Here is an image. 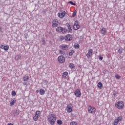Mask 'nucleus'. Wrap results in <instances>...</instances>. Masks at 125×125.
Masks as SVG:
<instances>
[{"instance_id":"obj_8","label":"nucleus","mask_w":125,"mask_h":125,"mask_svg":"<svg viewBox=\"0 0 125 125\" xmlns=\"http://www.w3.org/2000/svg\"><path fill=\"white\" fill-rule=\"evenodd\" d=\"M73 107L74 106H73V105H72L71 104H67L66 106V111L67 113H72L73 111Z\"/></svg>"},{"instance_id":"obj_27","label":"nucleus","mask_w":125,"mask_h":125,"mask_svg":"<svg viewBox=\"0 0 125 125\" xmlns=\"http://www.w3.org/2000/svg\"><path fill=\"white\" fill-rule=\"evenodd\" d=\"M59 53L60 54H62V55H64V54H65V51H64L62 50H59Z\"/></svg>"},{"instance_id":"obj_33","label":"nucleus","mask_w":125,"mask_h":125,"mask_svg":"<svg viewBox=\"0 0 125 125\" xmlns=\"http://www.w3.org/2000/svg\"><path fill=\"white\" fill-rule=\"evenodd\" d=\"M76 15H77V11H74L73 14H72V17H75V16H76Z\"/></svg>"},{"instance_id":"obj_35","label":"nucleus","mask_w":125,"mask_h":125,"mask_svg":"<svg viewBox=\"0 0 125 125\" xmlns=\"http://www.w3.org/2000/svg\"><path fill=\"white\" fill-rule=\"evenodd\" d=\"M69 3H70V4H72V5H76V4L73 2V1H70L69 2Z\"/></svg>"},{"instance_id":"obj_11","label":"nucleus","mask_w":125,"mask_h":125,"mask_svg":"<svg viewBox=\"0 0 125 125\" xmlns=\"http://www.w3.org/2000/svg\"><path fill=\"white\" fill-rule=\"evenodd\" d=\"M80 27L81 26H80V24H79V21H75L74 22V24L73 25L74 30H79Z\"/></svg>"},{"instance_id":"obj_28","label":"nucleus","mask_w":125,"mask_h":125,"mask_svg":"<svg viewBox=\"0 0 125 125\" xmlns=\"http://www.w3.org/2000/svg\"><path fill=\"white\" fill-rule=\"evenodd\" d=\"M70 125H78V123L75 121H73L70 123Z\"/></svg>"},{"instance_id":"obj_13","label":"nucleus","mask_w":125,"mask_h":125,"mask_svg":"<svg viewBox=\"0 0 125 125\" xmlns=\"http://www.w3.org/2000/svg\"><path fill=\"white\" fill-rule=\"evenodd\" d=\"M65 15L66 12L65 11H63L62 12L58 13V17H59V18H61V19L64 18V17L65 16Z\"/></svg>"},{"instance_id":"obj_12","label":"nucleus","mask_w":125,"mask_h":125,"mask_svg":"<svg viewBox=\"0 0 125 125\" xmlns=\"http://www.w3.org/2000/svg\"><path fill=\"white\" fill-rule=\"evenodd\" d=\"M64 40L67 42H70V41H72L73 40V37L71 34H67L64 37Z\"/></svg>"},{"instance_id":"obj_38","label":"nucleus","mask_w":125,"mask_h":125,"mask_svg":"<svg viewBox=\"0 0 125 125\" xmlns=\"http://www.w3.org/2000/svg\"><path fill=\"white\" fill-rule=\"evenodd\" d=\"M118 53H122V52H123L122 51H121V49H119V50H118Z\"/></svg>"},{"instance_id":"obj_39","label":"nucleus","mask_w":125,"mask_h":125,"mask_svg":"<svg viewBox=\"0 0 125 125\" xmlns=\"http://www.w3.org/2000/svg\"><path fill=\"white\" fill-rule=\"evenodd\" d=\"M99 59H100V60H103V57H100V58H99Z\"/></svg>"},{"instance_id":"obj_3","label":"nucleus","mask_w":125,"mask_h":125,"mask_svg":"<svg viewBox=\"0 0 125 125\" xmlns=\"http://www.w3.org/2000/svg\"><path fill=\"white\" fill-rule=\"evenodd\" d=\"M56 31L57 32V33H62V34H66V33H67V29L66 28H63L61 26H59L56 28Z\"/></svg>"},{"instance_id":"obj_19","label":"nucleus","mask_w":125,"mask_h":125,"mask_svg":"<svg viewBox=\"0 0 125 125\" xmlns=\"http://www.w3.org/2000/svg\"><path fill=\"white\" fill-rule=\"evenodd\" d=\"M23 80L24 82H28L29 80H30V78L29 76H25L23 77Z\"/></svg>"},{"instance_id":"obj_32","label":"nucleus","mask_w":125,"mask_h":125,"mask_svg":"<svg viewBox=\"0 0 125 125\" xmlns=\"http://www.w3.org/2000/svg\"><path fill=\"white\" fill-rule=\"evenodd\" d=\"M11 94L12 96H15V95H16V92H15V91H12Z\"/></svg>"},{"instance_id":"obj_1","label":"nucleus","mask_w":125,"mask_h":125,"mask_svg":"<svg viewBox=\"0 0 125 125\" xmlns=\"http://www.w3.org/2000/svg\"><path fill=\"white\" fill-rule=\"evenodd\" d=\"M47 120L51 125H55L56 123V115L51 113L49 114L47 116Z\"/></svg>"},{"instance_id":"obj_42","label":"nucleus","mask_w":125,"mask_h":125,"mask_svg":"<svg viewBox=\"0 0 125 125\" xmlns=\"http://www.w3.org/2000/svg\"><path fill=\"white\" fill-rule=\"evenodd\" d=\"M0 30H1V27H0Z\"/></svg>"},{"instance_id":"obj_23","label":"nucleus","mask_w":125,"mask_h":125,"mask_svg":"<svg viewBox=\"0 0 125 125\" xmlns=\"http://www.w3.org/2000/svg\"><path fill=\"white\" fill-rule=\"evenodd\" d=\"M74 53H75V51H74L73 50H72L69 53V56H72V55H73L74 54Z\"/></svg>"},{"instance_id":"obj_6","label":"nucleus","mask_w":125,"mask_h":125,"mask_svg":"<svg viewBox=\"0 0 125 125\" xmlns=\"http://www.w3.org/2000/svg\"><path fill=\"white\" fill-rule=\"evenodd\" d=\"M40 117H41V111L37 110L35 113V115L33 117L34 122H37Z\"/></svg>"},{"instance_id":"obj_17","label":"nucleus","mask_w":125,"mask_h":125,"mask_svg":"<svg viewBox=\"0 0 125 125\" xmlns=\"http://www.w3.org/2000/svg\"><path fill=\"white\" fill-rule=\"evenodd\" d=\"M0 48H1V49H4V50H5L6 51H7V50H8V49H9V46L8 45H1L0 46Z\"/></svg>"},{"instance_id":"obj_31","label":"nucleus","mask_w":125,"mask_h":125,"mask_svg":"<svg viewBox=\"0 0 125 125\" xmlns=\"http://www.w3.org/2000/svg\"><path fill=\"white\" fill-rule=\"evenodd\" d=\"M42 45H45V40H44L43 38H42Z\"/></svg>"},{"instance_id":"obj_18","label":"nucleus","mask_w":125,"mask_h":125,"mask_svg":"<svg viewBox=\"0 0 125 125\" xmlns=\"http://www.w3.org/2000/svg\"><path fill=\"white\" fill-rule=\"evenodd\" d=\"M16 102V100L15 99H12L11 100V102L10 103V106H12L13 105H14Z\"/></svg>"},{"instance_id":"obj_43","label":"nucleus","mask_w":125,"mask_h":125,"mask_svg":"<svg viewBox=\"0 0 125 125\" xmlns=\"http://www.w3.org/2000/svg\"><path fill=\"white\" fill-rule=\"evenodd\" d=\"M124 19H125V15L124 16Z\"/></svg>"},{"instance_id":"obj_21","label":"nucleus","mask_w":125,"mask_h":125,"mask_svg":"<svg viewBox=\"0 0 125 125\" xmlns=\"http://www.w3.org/2000/svg\"><path fill=\"white\" fill-rule=\"evenodd\" d=\"M45 93V91H44V89H41L40 90V95H43Z\"/></svg>"},{"instance_id":"obj_36","label":"nucleus","mask_w":125,"mask_h":125,"mask_svg":"<svg viewBox=\"0 0 125 125\" xmlns=\"http://www.w3.org/2000/svg\"><path fill=\"white\" fill-rule=\"evenodd\" d=\"M28 37H29V35H28L27 34L25 33V34H24V38H25V39H27V38H28Z\"/></svg>"},{"instance_id":"obj_44","label":"nucleus","mask_w":125,"mask_h":125,"mask_svg":"<svg viewBox=\"0 0 125 125\" xmlns=\"http://www.w3.org/2000/svg\"><path fill=\"white\" fill-rule=\"evenodd\" d=\"M61 39H62V37H61Z\"/></svg>"},{"instance_id":"obj_29","label":"nucleus","mask_w":125,"mask_h":125,"mask_svg":"<svg viewBox=\"0 0 125 125\" xmlns=\"http://www.w3.org/2000/svg\"><path fill=\"white\" fill-rule=\"evenodd\" d=\"M115 78L117 80H121V76L119 75V74L115 75Z\"/></svg>"},{"instance_id":"obj_24","label":"nucleus","mask_w":125,"mask_h":125,"mask_svg":"<svg viewBox=\"0 0 125 125\" xmlns=\"http://www.w3.org/2000/svg\"><path fill=\"white\" fill-rule=\"evenodd\" d=\"M67 31L70 34H72V33H73V30H72V28H71V27L68 28Z\"/></svg>"},{"instance_id":"obj_41","label":"nucleus","mask_w":125,"mask_h":125,"mask_svg":"<svg viewBox=\"0 0 125 125\" xmlns=\"http://www.w3.org/2000/svg\"><path fill=\"white\" fill-rule=\"evenodd\" d=\"M36 92H37V93H38V92H39V90H36Z\"/></svg>"},{"instance_id":"obj_34","label":"nucleus","mask_w":125,"mask_h":125,"mask_svg":"<svg viewBox=\"0 0 125 125\" xmlns=\"http://www.w3.org/2000/svg\"><path fill=\"white\" fill-rule=\"evenodd\" d=\"M74 46H75V48H76L77 49H78V48H80V45H79V44L75 45Z\"/></svg>"},{"instance_id":"obj_10","label":"nucleus","mask_w":125,"mask_h":125,"mask_svg":"<svg viewBox=\"0 0 125 125\" xmlns=\"http://www.w3.org/2000/svg\"><path fill=\"white\" fill-rule=\"evenodd\" d=\"M58 61L59 63H61V64L64 63L65 61V57L63 56H59L58 58Z\"/></svg>"},{"instance_id":"obj_40","label":"nucleus","mask_w":125,"mask_h":125,"mask_svg":"<svg viewBox=\"0 0 125 125\" xmlns=\"http://www.w3.org/2000/svg\"><path fill=\"white\" fill-rule=\"evenodd\" d=\"M27 84V83H23V85H26Z\"/></svg>"},{"instance_id":"obj_2","label":"nucleus","mask_w":125,"mask_h":125,"mask_svg":"<svg viewBox=\"0 0 125 125\" xmlns=\"http://www.w3.org/2000/svg\"><path fill=\"white\" fill-rule=\"evenodd\" d=\"M124 106H125V104L124 102L122 101H119L118 102L115 104V107L117 108V109H119V110L123 109Z\"/></svg>"},{"instance_id":"obj_16","label":"nucleus","mask_w":125,"mask_h":125,"mask_svg":"<svg viewBox=\"0 0 125 125\" xmlns=\"http://www.w3.org/2000/svg\"><path fill=\"white\" fill-rule=\"evenodd\" d=\"M92 53H93V50L89 49L86 54V57L87 58H90V57H91V56H92Z\"/></svg>"},{"instance_id":"obj_9","label":"nucleus","mask_w":125,"mask_h":125,"mask_svg":"<svg viewBox=\"0 0 125 125\" xmlns=\"http://www.w3.org/2000/svg\"><path fill=\"white\" fill-rule=\"evenodd\" d=\"M123 120V117L122 116H119L116 119L114 120L113 122L114 125H119V123L121 122Z\"/></svg>"},{"instance_id":"obj_30","label":"nucleus","mask_w":125,"mask_h":125,"mask_svg":"<svg viewBox=\"0 0 125 125\" xmlns=\"http://www.w3.org/2000/svg\"><path fill=\"white\" fill-rule=\"evenodd\" d=\"M69 68H70V69H73L74 68V67H75V66L74 65V64L70 63L69 65Z\"/></svg>"},{"instance_id":"obj_22","label":"nucleus","mask_w":125,"mask_h":125,"mask_svg":"<svg viewBox=\"0 0 125 125\" xmlns=\"http://www.w3.org/2000/svg\"><path fill=\"white\" fill-rule=\"evenodd\" d=\"M98 87H99V88H102V87H103V85L102 84V83L101 82H99L98 83Z\"/></svg>"},{"instance_id":"obj_5","label":"nucleus","mask_w":125,"mask_h":125,"mask_svg":"<svg viewBox=\"0 0 125 125\" xmlns=\"http://www.w3.org/2000/svg\"><path fill=\"white\" fill-rule=\"evenodd\" d=\"M52 23V26L53 28H56V27H58L59 24H60V22H59V21H58V19L53 20Z\"/></svg>"},{"instance_id":"obj_37","label":"nucleus","mask_w":125,"mask_h":125,"mask_svg":"<svg viewBox=\"0 0 125 125\" xmlns=\"http://www.w3.org/2000/svg\"><path fill=\"white\" fill-rule=\"evenodd\" d=\"M66 27H67L68 28L71 27V25H70V24H69V23H66Z\"/></svg>"},{"instance_id":"obj_20","label":"nucleus","mask_w":125,"mask_h":125,"mask_svg":"<svg viewBox=\"0 0 125 125\" xmlns=\"http://www.w3.org/2000/svg\"><path fill=\"white\" fill-rule=\"evenodd\" d=\"M67 76H68V72H63L62 75V79H66V77H67Z\"/></svg>"},{"instance_id":"obj_26","label":"nucleus","mask_w":125,"mask_h":125,"mask_svg":"<svg viewBox=\"0 0 125 125\" xmlns=\"http://www.w3.org/2000/svg\"><path fill=\"white\" fill-rule=\"evenodd\" d=\"M57 124L59 125H62V124H63V122H62V121H61V120H57Z\"/></svg>"},{"instance_id":"obj_14","label":"nucleus","mask_w":125,"mask_h":125,"mask_svg":"<svg viewBox=\"0 0 125 125\" xmlns=\"http://www.w3.org/2000/svg\"><path fill=\"white\" fill-rule=\"evenodd\" d=\"M74 94L77 97H81V95H82L81 90L79 89H76L74 92Z\"/></svg>"},{"instance_id":"obj_25","label":"nucleus","mask_w":125,"mask_h":125,"mask_svg":"<svg viewBox=\"0 0 125 125\" xmlns=\"http://www.w3.org/2000/svg\"><path fill=\"white\" fill-rule=\"evenodd\" d=\"M20 58H21V56H19L18 55L16 56L15 57V60H19V59H20Z\"/></svg>"},{"instance_id":"obj_4","label":"nucleus","mask_w":125,"mask_h":125,"mask_svg":"<svg viewBox=\"0 0 125 125\" xmlns=\"http://www.w3.org/2000/svg\"><path fill=\"white\" fill-rule=\"evenodd\" d=\"M88 112L89 114H94L96 112V108L90 105L88 106Z\"/></svg>"},{"instance_id":"obj_7","label":"nucleus","mask_w":125,"mask_h":125,"mask_svg":"<svg viewBox=\"0 0 125 125\" xmlns=\"http://www.w3.org/2000/svg\"><path fill=\"white\" fill-rule=\"evenodd\" d=\"M60 48L62 49V50H64L67 51V50H69V45L66 44H62L59 46Z\"/></svg>"},{"instance_id":"obj_15","label":"nucleus","mask_w":125,"mask_h":125,"mask_svg":"<svg viewBox=\"0 0 125 125\" xmlns=\"http://www.w3.org/2000/svg\"><path fill=\"white\" fill-rule=\"evenodd\" d=\"M107 29H106V28L104 27H103L100 30V33L102 35H104V36H105V35L107 34Z\"/></svg>"}]
</instances>
